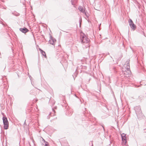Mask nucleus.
Instances as JSON below:
<instances>
[{
  "label": "nucleus",
  "mask_w": 146,
  "mask_h": 146,
  "mask_svg": "<svg viewBox=\"0 0 146 146\" xmlns=\"http://www.w3.org/2000/svg\"><path fill=\"white\" fill-rule=\"evenodd\" d=\"M127 66H128V64H129V62H127Z\"/></svg>",
  "instance_id": "18"
},
{
  "label": "nucleus",
  "mask_w": 146,
  "mask_h": 146,
  "mask_svg": "<svg viewBox=\"0 0 146 146\" xmlns=\"http://www.w3.org/2000/svg\"><path fill=\"white\" fill-rule=\"evenodd\" d=\"M3 120L4 128L5 129H8L9 127V123L7 118L5 117H3Z\"/></svg>",
  "instance_id": "3"
},
{
  "label": "nucleus",
  "mask_w": 146,
  "mask_h": 146,
  "mask_svg": "<svg viewBox=\"0 0 146 146\" xmlns=\"http://www.w3.org/2000/svg\"><path fill=\"white\" fill-rule=\"evenodd\" d=\"M50 39L49 41V43L50 44L54 45V42L56 41V39L53 38L52 36H50Z\"/></svg>",
  "instance_id": "10"
},
{
  "label": "nucleus",
  "mask_w": 146,
  "mask_h": 146,
  "mask_svg": "<svg viewBox=\"0 0 146 146\" xmlns=\"http://www.w3.org/2000/svg\"><path fill=\"white\" fill-rule=\"evenodd\" d=\"M129 25L131 28L133 30H134L136 28V25L134 24L132 20L129 19Z\"/></svg>",
  "instance_id": "4"
},
{
  "label": "nucleus",
  "mask_w": 146,
  "mask_h": 146,
  "mask_svg": "<svg viewBox=\"0 0 146 146\" xmlns=\"http://www.w3.org/2000/svg\"><path fill=\"white\" fill-rule=\"evenodd\" d=\"M102 127H103V128H104V127L102 126Z\"/></svg>",
  "instance_id": "21"
},
{
  "label": "nucleus",
  "mask_w": 146,
  "mask_h": 146,
  "mask_svg": "<svg viewBox=\"0 0 146 146\" xmlns=\"http://www.w3.org/2000/svg\"><path fill=\"white\" fill-rule=\"evenodd\" d=\"M122 140L123 141L125 142V144L127 143V138L126 136V134L123 133L121 135Z\"/></svg>",
  "instance_id": "7"
},
{
  "label": "nucleus",
  "mask_w": 146,
  "mask_h": 146,
  "mask_svg": "<svg viewBox=\"0 0 146 146\" xmlns=\"http://www.w3.org/2000/svg\"><path fill=\"white\" fill-rule=\"evenodd\" d=\"M71 2L72 5H75V4L73 2V0H71Z\"/></svg>",
  "instance_id": "15"
},
{
  "label": "nucleus",
  "mask_w": 146,
  "mask_h": 146,
  "mask_svg": "<svg viewBox=\"0 0 146 146\" xmlns=\"http://www.w3.org/2000/svg\"><path fill=\"white\" fill-rule=\"evenodd\" d=\"M144 132H146V129H145L144 130Z\"/></svg>",
  "instance_id": "19"
},
{
  "label": "nucleus",
  "mask_w": 146,
  "mask_h": 146,
  "mask_svg": "<svg viewBox=\"0 0 146 146\" xmlns=\"http://www.w3.org/2000/svg\"><path fill=\"white\" fill-rule=\"evenodd\" d=\"M50 39L49 41V43L50 44L54 45V42L56 41V39L53 38L52 36H50Z\"/></svg>",
  "instance_id": "8"
},
{
  "label": "nucleus",
  "mask_w": 146,
  "mask_h": 146,
  "mask_svg": "<svg viewBox=\"0 0 146 146\" xmlns=\"http://www.w3.org/2000/svg\"><path fill=\"white\" fill-rule=\"evenodd\" d=\"M42 140H43V141H44V140H44V139L43 138H42Z\"/></svg>",
  "instance_id": "20"
},
{
  "label": "nucleus",
  "mask_w": 146,
  "mask_h": 146,
  "mask_svg": "<svg viewBox=\"0 0 146 146\" xmlns=\"http://www.w3.org/2000/svg\"><path fill=\"white\" fill-rule=\"evenodd\" d=\"M84 13L85 14V15L86 16V17H87V18L89 16V14L88 13H87V12H86L85 11L84 12Z\"/></svg>",
  "instance_id": "13"
},
{
  "label": "nucleus",
  "mask_w": 146,
  "mask_h": 146,
  "mask_svg": "<svg viewBox=\"0 0 146 146\" xmlns=\"http://www.w3.org/2000/svg\"><path fill=\"white\" fill-rule=\"evenodd\" d=\"M79 10L82 12L84 13L85 11V10H84V9L81 6H79L78 7Z\"/></svg>",
  "instance_id": "11"
},
{
  "label": "nucleus",
  "mask_w": 146,
  "mask_h": 146,
  "mask_svg": "<svg viewBox=\"0 0 146 146\" xmlns=\"http://www.w3.org/2000/svg\"><path fill=\"white\" fill-rule=\"evenodd\" d=\"M44 143H48L45 140H44Z\"/></svg>",
  "instance_id": "17"
},
{
  "label": "nucleus",
  "mask_w": 146,
  "mask_h": 146,
  "mask_svg": "<svg viewBox=\"0 0 146 146\" xmlns=\"http://www.w3.org/2000/svg\"><path fill=\"white\" fill-rule=\"evenodd\" d=\"M134 108L138 118H143V115L142 113L140 106H136Z\"/></svg>",
  "instance_id": "1"
},
{
  "label": "nucleus",
  "mask_w": 146,
  "mask_h": 146,
  "mask_svg": "<svg viewBox=\"0 0 146 146\" xmlns=\"http://www.w3.org/2000/svg\"><path fill=\"white\" fill-rule=\"evenodd\" d=\"M19 30L22 33L25 34L29 31V30L27 28L25 27H24L23 28H20Z\"/></svg>",
  "instance_id": "6"
},
{
  "label": "nucleus",
  "mask_w": 146,
  "mask_h": 146,
  "mask_svg": "<svg viewBox=\"0 0 146 146\" xmlns=\"http://www.w3.org/2000/svg\"><path fill=\"white\" fill-rule=\"evenodd\" d=\"M122 73L126 77H129L131 76V72L130 70L127 69V70L123 71Z\"/></svg>",
  "instance_id": "5"
},
{
  "label": "nucleus",
  "mask_w": 146,
  "mask_h": 146,
  "mask_svg": "<svg viewBox=\"0 0 146 146\" xmlns=\"http://www.w3.org/2000/svg\"><path fill=\"white\" fill-rule=\"evenodd\" d=\"M45 146H50L48 145V144L47 143H45Z\"/></svg>",
  "instance_id": "16"
},
{
  "label": "nucleus",
  "mask_w": 146,
  "mask_h": 146,
  "mask_svg": "<svg viewBox=\"0 0 146 146\" xmlns=\"http://www.w3.org/2000/svg\"><path fill=\"white\" fill-rule=\"evenodd\" d=\"M50 39L49 41V43L50 44L54 45V42L56 41V39L53 38L52 36H50Z\"/></svg>",
  "instance_id": "9"
},
{
  "label": "nucleus",
  "mask_w": 146,
  "mask_h": 146,
  "mask_svg": "<svg viewBox=\"0 0 146 146\" xmlns=\"http://www.w3.org/2000/svg\"><path fill=\"white\" fill-rule=\"evenodd\" d=\"M80 39L81 43H88L90 41V39L88 38L83 33L81 34Z\"/></svg>",
  "instance_id": "2"
},
{
  "label": "nucleus",
  "mask_w": 146,
  "mask_h": 146,
  "mask_svg": "<svg viewBox=\"0 0 146 146\" xmlns=\"http://www.w3.org/2000/svg\"><path fill=\"white\" fill-rule=\"evenodd\" d=\"M81 22H82V19L81 18V19L79 20V25H80V27L81 26Z\"/></svg>",
  "instance_id": "14"
},
{
  "label": "nucleus",
  "mask_w": 146,
  "mask_h": 146,
  "mask_svg": "<svg viewBox=\"0 0 146 146\" xmlns=\"http://www.w3.org/2000/svg\"><path fill=\"white\" fill-rule=\"evenodd\" d=\"M39 50H40L41 53L42 54V55L43 56H45V57H46L45 52L44 51H43L42 49H40V48L39 49Z\"/></svg>",
  "instance_id": "12"
},
{
  "label": "nucleus",
  "mask_w": 146,
  "mask_h": 146,
  "mask_svg": "<svg viewBox=\"0 0 146 146\" xmlns=\"http://www.w3.org/2000/svg\"><path fill=\"white\" fill-rule=\"evenodd\" d=\"M91 143H92V146L93 145V144H92V142Z\"/></svg>",
  "instance_id": "22"
}]
</instances>
